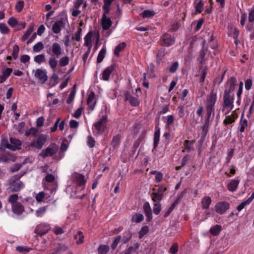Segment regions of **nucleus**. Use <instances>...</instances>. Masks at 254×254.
<instances>
[{
	"label": "nucleus",
	"mask_w": 254,
	"mask_h": 254,
	"mask_svg": "<svg viewBox=\"0 0 254 254\" xmlns=\"http://www.w3.org/2000/svg\"><path fill=\"white\" fill-rule=\"evenodd\" d=\"M120 142V136L119 135H117L115 136L114 137L112 142V145L114 147L116 148L117 147Z\"/></svg>",
	"instance_id": "47"
},
{
	"label": "nucleus",
	"mask_w": 254,
	"mask_h": 254,
	"mask_svg": "<svg viewBox=\"0 0 254 254\" xmlns=\"http://www.w3.org/2000/svg\"><path fill=\"white\" fill-rule=\"evenodd\" d=\"M163 174L161 172L155 173V181L157 183H160L163 179Z\"/></svg>",
	"instance_id": "57"
},
{
	"label": "nucleus",
	"mask_w": 254,
	"mask_h": 254,
	"mask_svg": "<svg viewBox=\"0 0 254 254\" xmlns=\"http://www.w3.org/2000/svg\"><path fill=\"white\" fill-rule=\"evenodd\" d=\"M74 239H77L76 243L77 245L81 244L83 242L84 236L81 231H78L77 234L74 236Z\"/></svg>",
	"instance_id": "37"
},
{
	"label": "nucleus",
	"mask_w": 254,
	"mask_h": 254,
	"mask_svg": "<svg viewBox=\"0 0 254 254\" xmlns=\"http://www.w3.org/2000/svg\"><path fill=\"white\" fill-rule=\"evenodd\" d=\"M0 31L2 34H7L9 31L8 27L4 23H0Z\"/></svg>",
	"instance_id": "48"
},
{
	"label": "nucleus",
	"mask_w": 254,
	"mask_h": 254,
	"mask_svg": "<svg viewBox=\"0 0 254 254\" xmlns=\"http://www.w3.org/2000/svg\"><path fill=\"white\" fill-rule=\"evenodd\" d=\"M154 191H155V189H153ZM163 194H159L156 191H155L152 193V199L155 202L158 203L163 198Z\"/></svg>",
	"instance_id": "28"
},
{
	"label": "nucleus",
	"mask_w": 254,
	"mask_h": 254,
	"mask_svg": "<svg viewBox=\"0 0 254 254\" xmlns=\"http://www.w3.org/2000/svg\"><path fill=\"white\" fill-rule=\"evenodd\" d=\"M107 122V117L106 115H104L97 122L95 123L94 126L99 133H102L106 127Z\"/></svg>",
	"instance_id": "5"
},
{
	"label": "nucleus",
	"mask_w": 254,
	"mask_h": 254,
	"mask_svg": "<svg viewBox=\"0 0 254 254\" xmlns=\"http://www.w3.org/2000/svg\"><path fill=\"white\" fill-rule=\"evenodd\" d=\"M238 118V115L236 113H233L230 115L227 116L223 121V124L228 125L234 123L235 120Z\"/></svg>",
	"instance_id": "24"
},
{
	"label": "nucleus",
	"mask_w": 254,
	"mask_h": 254,
	"mask_svg": "<svg viewBox=\"0 0 254 254\" xmlns=\"http://www.w3.org/2000/svg\"><path fill=\"white\" fill-rule=\"evenodd\" d=\"M65 19L61 18L56 21L53 25L52 31L55 34L59 33L62 29L65 24Z\"/></svg>",
	"instance_id": "9"
},
{
	"label": "nucleus",
	"mask_w": 254,
	"mask_h": 254,
	"mask_svg": "<svg viewBox=\"0 0 254 254\" xmlns=\"http://www.w3.org/2000/svg\"><path fill=\"white\" fill-rule=\"evenodd\" d=\"M48 63L50 68L54 71L58 65V60L55 57H52L49 58Z\"/></svg>",
	"instance_id": "32"
},
{
	"label": "nucleus",
	"mask_w": 254,
	"mask_h": 254,
	"mask_svg": "<svg viewBox=\"0 0 254 254\" xmlns=\"http://www.w3.org/2000/svg\"><path fill=\"white\" fill-rule=\"evenodd\" d=\"M179 66V63L178 62H174L171 65L169 68V71L171 73L175 72L178 69Z\"/></svg>",
	"instance_id": "50"
},
{
	"label": "nucleus",
	"mask_w": 254,
	"mask_h": 254,
	"mask_svg": "<svg viewBox=\"0 0 254 254\" xmlns=\"http://www.w3.org/2000/svg\"><path fill=\"white\" fill-rule=\"evenodd\" d=\"M33 29L34 26L33 25L29 26L26 32L22 36V40L24 41L27 40L33 32Z\"/></svg>",
	"instance_id": "38"
},
{
	"label": "nucleus",
	"mask_w": 254,
	"mask_h": 254,
	"mask_svg": "<svg viewBox=\"0 0 254 254\" xmlns=\"http://www.w3.org/2000/svg\"><path fill=\"white\" fill-rule=\"evenodd\" d=\"M211 203V199L209 196L204 197L201 200L203 209H207Z\"/></svg>",
	"instance_id": "29"
},
{
	"label": "nucleus",
	"mask_w": 254,
	"mask_h": 254,
	"mask_svg": "<svg viewBox=\"0 0 254 254\" xmlns=\"http://www.w3.org/2000/svg\"><path fill=\"white\" fill-rule=\"evenodd\" d=\"M73 181L75 185L76 186L77 190L78 188L80 190H82L84 188L86 181L84 176L81 174H75L73 175Z\"/></svg>",
	"instance_id": "6"
},
{
	"label": "nucleus",
	"mask_w": 254,
	"mask_h": 254,
	"mask_svg": "<svg viewBox=\"0 0 254 254\" xmlns=\"http://www.w3.org/2000/svg\"><path fill=\"white\" fill-rule=\"evenodd\" d=\"M247 127H248L247 120L246 119H243V116H242L240 122L239 126L238 127L239 131H240L241 133L245 131V129Z\"/></svg>",
	"instance_id": "26"
},
{
	"label": "nucleus",
	"mask_w": 254,
	"mask_h": 254,
	"mask_svg": "<svg viewBox=\"0 0 254 254\" xmlns=\"http://www.w3.org/2000/svg\"><path fill=\"white\" fill-rule=\"evenodd\" d=\"M110 250V248L108 245H100L98 248V254H106Z\"/></svg>",
	"instance_id": "35"
},
{
	"label": "nucleus",
	"mask_w": 254,
	"mask_h": 254,
	"mask_svg": "<svg viewBox=\"0 0 254 254\" xmlns=\"http://www.w3.org/2000/svg\"><path fill=\"white\" fill-rule=\"evenodd\" d=\"M221 231V226L219 225H216L211 227L210 229V233L213 236L218 235Z\"/></svg>",
	"instance_id": "33"
},
{
	"label": "nucleus",
	"mask_w": 254,
	"mask_h": 254,
	"mask_svg": "<svg viewBox=\"0 0 254 254\" xmlns=\"http://www.w3.org/2000/svg\"><path fill=\"white\" fill-rule=\"evenodd\" d=\"M10 150L15 151L20 148L21 143L19 140L11 137L10 138Z\"/></svg>",
	"instance_id": "19"
},
{
	"label": "nucleus",
	"mask_w": 254,
	"mask_h": 254,
	"mask_svg": "<svg viewBox=\"0 0 254 254\" xmlns=\"http://www.w3.org/2000/svg\"><path fill=\"white\" fill-rule=\"evenodd\" d=\"M92 37L93 33L90 31L84 37V45L88 47L89 49H91L92 46Z\"/></svg>",
	"instance_id": "22"
},
{
	"label": "nucleus",
	"mask_w": 254,
	"mask_h": 254,
	"mask_svg": "<svg viewBox=\"0 0 254 254\" xmlns=\"http://www.w3.org/2000/svg\"><path fill=\"white\" fill-rule=\"evenodd\" d=\"M148 232V227L147 226H144L141 228L139 232H138V237L139 239H141L145 235H146Z\"/></svg>",
	"instance_id": "45"
},
{
	"label": "nucleus",
	"mask_w": 254,
	"mask_h": 254,
	"mask_svg": "<svg viewBox=\"0 0 254 254\" xmlns=\"http://www.w3.org/2000/svg\"><path fill=\"white\" fill-rule=\"evenodd\" d=\"M143 208L146 217L150 220L152 219V210L149 203L148 202L143 204Z\"/></svg>",
	"instance_id": "25"
},
{
	"label": "nucleus",
	"mask_w": 254,
	"mask_h": 254,
	"mask_svg": "<svg viewBox=\"0 0 254 254\" xmlns=\"http://www.w3.org/2000/svg\"><path fill=\"white\" fill-rule=\"evenodd\" d=\"M184 145V149L188 152H190L192 148V143H191L190 141H185Z\"/></svg>",
	"instance_id": "56"
},
{
	"label": "nucleus",
	"mask_w": 254,
	"mask_h": 254,
	"mask_svg": "<svg viewBox=\"0 0 254 254\" xmlns=\"http://www.w3.org/2000/svg\"><path fill=\"white\" fill-rule=\"evenodd\" d=\"M125 99L128 101L130 104L133 106H137L139 104V101L137 98L132 97L129 93H126L125 94Z\"/></svg>",
	"instance_id": "18"
},
{
	"label": "nucleus",
	"mask_w": 254,
	"mask_h": 254,
	"mask_svg": "<svg viewBox=\"0 0 254 254\" xmlns=\"http://www.w3.org/2000/svg\"><path fill=\"white\" fill-rule=\"evenodd\" d=\"M106 45L105 44L103 46L102 49L100 50L98 53L97 58V62L98 63H100L103 61L106 54Z\"/></svg>",
	"instance_id": "23"
},
{
	"label": "nucleus",
	"mask_w": 254,
	"mask_h": 254,
	"mask_svg": "<svg viewBox=\"0 0 254 254\" xmlns=\"http://www.w3.org/2000/svg\"><path fill=\"white\" fill-rule=\"evenodd\" d=\"M240 183L238 179L231 180L227 185V189L229 191H234L236 190Z\"/></svg>",
	"instance_id": "20"
},
{
	"label": "nucleus",
	"mask_w": 254,
	"mask_h": 254,
	"mask_svg": "<svg viewBox=\"0 0 254 254\" xmlns=\"http://www.w3.org/2000/svg\"><path fill=\"white\" fill-rule=\"evenodd\" d=\"M249 21L253 22L254 21V9H251L249 13Z\"/></svg>",
	"instance_id": "64"
},
{
	"label": "nucleus",
	"mask_w": 254,
	"mask_h": 254,
	"mask_svg": "<svg viewBox=\"0 0 254 254\" xmlns=\"http://www.w3.org/2000/svg\"><path fill=\"white\" fill-rule=\"evenodd\" d=\"M69 59L67 56L63 57L59 61V65L62 67L66 66L69 64Z\"/></svg>",
	"instance_id": "36"
},
{
	"label": "nucleus",
	"mask_w": 254,
	"mask_h": 254,
	"mask_svg": "<svg viewBox=\"0 0 254 254\" xmlns=\"http://www.w3.org/2000/svg\"><path fill=\"white\" fill-rule=\"evenodd\" d=\"M24 7V2L22 0L18 1L15 6V9L17 12H20Z\"/></svg>",
	"instance_id": "49"
},
{
	"label": "nucleus",
	"mask_w": 254,
	"mask_h": 254,
	"mask_svg": "<svg viewBox=\"0 0 254 254\" xmlns=\"http://www.w3.org/2000/svg\"><path fill=\"white\" fill-rule=\"evenodd\" d=\"M121 237L120 236H117L115 239V240H114L113 242L112 243V244L111 245V248L112 249L114 250L117 248L118 244L119 243V242L121 240Z\"/></svg>",
	"instance_id": "52"
},
{
	"label": "nucleus",
	"mask_w": 254,
	"mask_h": 254,
	"mask_svg": "<svg viewBox=\"0 0 254 254\" xmlns=\"http://www.w3.org/2000/svg\"><path fill=\"white\" fill-rule=\"evenodd\" d=\"M46 141V138L45 136H40L36 140L33 141L31 146L36 147L37 149H40L45 144Z\"/></svg>",
	"instance_id": "15"
},
{
	"label": "nucleus",
	"mask_w": 254,
	"mask_h": 254,
	"mask_svg": "<svg viewBox=\"0 0 254 254\" xmlns=\"http://www.w3.org/2000/svg\"><path fill=\"white\" fill-rule=\"evenodd\" d=\"M207 50L203 48L199 52V62L200 64H203L204 62V57L206 54Z\"/></svg>",
	"instance_id": "42"
},
{
	"label": "nucleus",
	"mask_w": 254,
	"mask_h": 254,
	"mask_svg": "<svg viewBox=\"0 0 254 254\" xmlns=\"http://www.w3.org/2000/svg\"><path fill=\"white\" fill-rule=\"evenodd\" d=\"M0 148L1 150H4L6 148L10 149V143L6 139H3L0 144Z\"/></svg>",
	"instance_id": "46"
},
{
	"label": "nucleus",
	"mask_w": 254,
	"mask_h": 254,
	"mask_svg": "<svg viewBox=\"0 0 254 254\" xmlns=\"http://www.w3.org/2000/svg\"><path fill=\"white\" fill-rule=\"evenodd\" d=\"M144 219V216L140 213L134 214L131 218V221L132 222L139 223Z\"/></svg>",
	"instance_id": "31"
},
{
	"label": "nucleus",
	"mask_w": 254,
	"mask_h": 254,
	"mask_svg": "<svg viewBox=\"0 0 254 254\" xmlns=\"http://www.w3.org/2000/svg\"><path fill=\"white\" fill-rule=\"evenodd\" d=\"M234 98L231 97L229 93H224V108H226L229 111L231 110L233 108Z\"/></svg>",
	"instance_id": "12"
},
{
	"label": "nucleus",
	"mask_w": 254,
	"mask_h": 254,
	"mask_svg": "<svg viewBox=\"0 0 254 254\" xmlns=\"http://www.w3.org/2000/svg\"><path fill=\"white\" fill-rule=\"evenodd\" d=\"M126 46V44L124 42L119 44L116 46L114 50V54L117 57L120 55V53L123 51Z\"/></svg>",
	"instance_id": "30"
},
{
	"label": "nucleus",
	"mask_w": 254,
	"mask_h": 254,
	"mask_svg": "<svg viewBox=\"0 0 254 254\" xmlns=\"http://www.w3.org/2000/svg\"><path fill=\"white\" fill-rule=\"evenodd\" d=\"M12 71V69L11 68H6L4 70H3L2 72V75L7 79L8 77L9 76L11 73Z\"/></svg>",
	"instance_id": "54"
},
{
	"label": "nucleus",
	"mask_w": 254,
	"mask_h": 254,
	"mask_svg": "<svg viewBox=\"0 0 254 254\" xmlns=\"http://www.w3.org/2000/svg\"><path fill=\"white\" fill-rule=\"evenodd\" d=\"M45 196V193L43 191L39 192L36 196V199L38 202H41Z\"/></svg>",
	"instance_id": "61"
},
{
	"label": "nucleus",
	"mask_w": 254,
	"mask_h": 254,
	"mask_svg": "<svg viewBox=\"0 0 254 254\" xmlns=\"http://www.w3.org/2000/svg\"><path fill=\"white\" fill-rule=\"evenodd\" d=\"M35 77L37 79L41 84H44L48 80L47 72L45 69L38 68L33 70Z\"/></svg>",
	"instance_id": "4"
},
{
	"label": "nucleus",
	"mask_w": 254,
	"mask_h": 254,
	"mask_svg": "<svg viewBox=\"0 0 254 254\" xmlns=\"http://www.w3.org/2000/svg\"><path fill=\"white\" fill-rule=\"evenodd\" d=\"M18 196L16 194H12L9 196L8 198V201L11 204V206L13 204L16 203Z\"/></svg>",
	"instance_id": "44"
},
{
	"label": "nucleus",
	"mask_w": 254,
	"mask_h": 254,
	"mask_svg": "<svg viewBox=\"0 0 254 254\" xmlns=\"http://www.w3.org/2000/svg\"><path fill=\"white\" fill-rule=\"evenodd\" d=\"M217 92L212 89L206 97L205 105L208 121L212 115L213 116L214 115V107L217 100Z\"/></svg>",
	"instance_id": "1"
},
{
	"label": "nucleus",
	"mask_w": 254,
	"mask_h": 254,
	"mask_svg": "<svg viewBox=\"0 0 254 254\" xmlns=\"http://www.w3.org/2000/svg\"><path fill=\"white\" fill-rule=\"evenodd\" d=\"M114 0H104V5L103 8L106 13H109L112 2Z\"/></svg>",
	"instance_id": "40"
},
{
	"label": "nucleus",
	"mask_w": 254,
	"mask_h": 254,
	"mask_svg": "<svg viewBox=\"0 0 254 254\" xmlns=\"http://www.w3.org/2000/svg\"><path fill=\"white\" fill-rule=\"evenodd\" d=\"M87 103L89 108L91 110H93L96 104V101L95 99V93L94 92H92L89 94L87 98Z\"/></svg>",
	"instance_id": "16"
},
{
	"label": "nucleus",
	"mask_w": 254,
	"mask_h": 254,
	"mask_svg": "<svg viewBox=\"0 0 254 254\" xmlns=\"http://www.w3.org/2000/svg\"><path fill=\"white\" fill-rule=\"evenodd\" d=\"M155 15V12L151 10H145L142 13L143 18H150Z\"/></svg>",
	"instance_id": "41"
},
{
	"label": "nucleus",
	"mask_w": 254,
	"mask_h": 254,
	"mask_svg": "<svg viewBox=\"0 0 254 254\" xmlns=\"http://www.w3.org/2000/svg\"><path fill=\"white\" fill-rule=\"evenodd\" d=\"M153 212L155 214H158L161 211V206L158 203H156L153 205Z\"/></svg>",
	"instance_id": "62"
},
{
	"label": "nucleus",
	"mask_w": 254,
	"mask_h": 254,
	"mask_svg": "<svg viewBox=\"0 0 254 254\" xmlns=\"http://www.w3.org/2000/svg\"><path fill=\"white\" fill-rule=\"evenodd\" d=\"M34 61L40 64L46 61V57L44 54H40L35 56L34 58Z\"/></svg>",
	"instance_id": "34"
},
{
	"label": "nucleus",
	"mask_w": 254,
	"mask_h": 254,
	"mask_svg": "<svg viewBox=\"0 0 254 254\" xmlns=\"http://www.w3.org/2000/svg\"><path fill=\"white\" fill-rule=\"evenodd\" d=\"M47 210V207H41L38 208L36 211V216L38 217H42L44 215Z\"/></svg>",
	"instance_id": "43"
},
{
	"label": "nucleus",
	"mask_w": 254,
	"mask_h": 254,
	"mask_svg": "<svg viewBox=\"0 0 254 254\" xmlns=\"http://www.w3.org/2000/svg\"><path fill=\"white\" fill-rule=\"evenodd\" d=\"M236 84L235 79L231 78L229 79L227 82V87L228 89H226L224 93H229V94L230 95V93L235 90Z\"/></svg>",
	"instance_id": "17"
},
{
	"label": "nucleus",
	"mask_w": 254,
	"mask_h": 254,
	"mask_svg": "<svg viewBox=\"0 0 254 254\" xmlns=\"http://www.w3.org/2000/svg\"><path fill=\"white\" fill-rule=\"evenodd\" d=\"M44 48V45L42 42H39L33 47V51L35 53H38Z\"/></svg>",
	"instance_id": "39"
},
{
	"label": "nucleus",
	"mask_w": 254,
	"mask_h": 254,
	"mask_svg": "<svg viewBox=\"0 0 254 254\" xmlns=\"http://www.w3.org/2000/svg\"><path fill=\"white\" fill-rule=\"evenodd\" d=\"M47 52L50 55L59 57L64 53V50L59 43L55 42L52 44Z\"/></svg>",
	"instance_id": "2"
},
{
	"label": "nucleus",
	"mask_w": 254,
	"mask_h": 254,
	"mask_svg": "<svg viewBox=\"0 0 254 254\" xmlns=\"http://www.w3.org/2000/svg\"><path fill=\"white\" fill-rule=\"evenodd\" d=\"M251 202L250 201H248V199L247 200L243 201L241 204H240L237 207V209L238 211H241L245 207L246 205L250 204Z\"/></svg>",
	"instance_id": "55"
},
{
	"label": "nucleus",
	"mask_w": 254,
	"mask_h": 254,
	"mask_svg": "<svg viewBox=\"0 0 254 254\" xmlns=\"http://www.w3.org/2000/svg\"><path fill=\"white\" fill-rule=\"evenodd\" d=\"M230 207L229 203L226 201H220L217 203L215 206L216 212L220 214L224 213Z\"/></svg>",
	"instance_id": "7"
},
{
	"label": "nucleus",
	"mask_w": 254,
	"mask_h": 254,
	"mask_svg": "<svg viewBox=\"0 0 254 254\" xmlns=\"http://www.w3.org/2000/svg\"><path fill=\"white\" fill-rule=\"evenodd\" d=\"M19 52V47L17 45H14L13 47L12 57L14 59H16L18 57Z\"/></svg>",
	"instance_id": "59"
},
{
	"label": "nucleus",
	"mask_w": 254,
	"mask_h": 254,
	"mask_svg": "<svg viewBox=\"0 0 254 254\" xmlns=\"http://www.w3.org/2000/svg\"><path fill=\"white\" fill-rule=\"evenodd\" d=\"M161 45L166 47L173 45L175 41V38L168 33L163 34L161 37Z\"/></svg>",
	"instance_id": "10"
},
{
	"label": "nucleus",
	"mask_w": 254,
	"mask_h": 254,
	"mask_svg": "<svg viewBox=\"0 0 254 254\" xmlns=\"http://www.w3.org/2000/svg\"><path fill=\"white\" fill-rule=\"evenodd\" d=\"M17 23V20L13 17L9 18L8 20V24L12 27H15Z\"/></svg>",
	"instance_id": "53"
},
{
	"label": "nucleus",
	"mask_w": 254,
	"mask_h": 254,
	"mask_svg": "<svg viewBox=\"0 0 254 254\" xmlns=\"http://www.w3.org/2000/svg\"><path fill=\"white\" fill-rule=\"evenodd\" d=\"M81 5L82 8L85 9L87 4L86 1H84L83 0H75L73 2V8L78 9Z\"/></svg>",
	"instance_id": "27"
},
{
	"label": "nucleus",
	"mask_w": 254,
	"mask_h": 254,
	"mask_svg": "<svg viewBox=\"0 0 254 254\" xmlns=\"http://www.w3.org/2000/svg\"><path fill=\"white\" fill-rule=\"evenodd\" d=\"M50 228V225L48 224H40L36 227L35 232L38 235H43L47 233Z\"/></svg>",
	"instance_id": "13"
},
{
	"label": "nucleus",
	"mask_w": 254,
	"mask_h": 254,
	"mask_svg": "<svg viewBox=\"0 0 254 254\" xmlns=\"http://www.w3.org/2000/svg\"><path fill=\"white\" fill-rule=\"evenodd\" d=\"M115 69V65L112 64L106 68L101 74V79L105 81H108L112 72Z\"/></svg>",
	"instance_id": "14"
},
{
	"label": "nucleus",
	"mask_w": 254,
	"mask_h": 254,
	"mask_svg": "<svg viewBox=\"0 0 254 254\" xmlns=\"http://www.w3.org/2000/svg\"><path fill=\"white\" fill-rule=\"evenodd\" d=\"M16 250L20 253H27L29 252L30 249L26 247H23V246H18L16 247Z\"/></svg>",
	"instance_id": "60"
},
{
	"label": "nucleus",
	"mask_w": 254,
	"mask_h": 254,
	"mask_svg": "<svg viewBox=\"0 0 254 254\" xmlns=\"http://www.w3.org/2000/svg\"><path fill=\"white\" fill-rule=\"evenodd\" d=\"M59 147L55 143L50 144L47 148L43 150L40 154L39 156L43 158H46L49 156H52L56 153L58 150Z\"/></svg>",
	"instance_id": "3"
},
{
	"label": "nucleus",
	"mask_w": 254,
	"mask_h": 254,
	"mask_svg": "<svg viewBox=\"0 0 254 254\" xmlns=\"http://www.w3.org/2000/svg\"><path fill=\"white\" fill-rule=\"evenodd\" d=\"M253 82L251 79H247L245 82V88L247 90H249L252 86Z\"/></svg>",
	"instance_id": "63"
},
{
	"label": "nucleus",
	"mask_w": 254,
	"mask_h": 254,
	"mask_svg": "<svg viewBox=\"0 0 254 254\" xmlns=\"http://www.w3.org/2000/svg\"><path fill=\"white\" fill-rule=\"evenodd\" d=\"M203 8V2L202 0H199L195 6L196 11L198 13H200L202 12Z\"/></svg>",
	"instance_id": "51"
},
{
	"label": "nucleus",
	"mask_w": 254,
	"mask_h": 254,
	"mask_svg": "<svg viewBox=\"0 0 254 254\" xmlns=\"http://www.w3.org/2000/svg\"><path fill=\"white\" fill-rule=\"evenodd\" d=\"M11 206L13 212L18 215L21 214L24 209L23 206L19 202L13 204Z\"/></svg>",
	"instance_id": "21"
},
{
	"label": "nucleus",
	"mask_w": 254,
	"mask_h": 254,
	"mask_svg": "<svg viewBox=\"0 0 254 254\" xmlns=\"http://www.w3.org/2000/svg\"><path fill=\"white\" fill-rule=\"evenodd\" d=\"M24 187V184L19 180H12L9 184V189L11 191H18Z\"/></svg>",
	"instance_id": "11"
},
{
	"label": "nucleus",
	"mask_w": 254,
	"mask_h": 254,
	"mask_svg": "<svg viewBox=\"0 0 254 254\" xmlns=\"http://www.w3.org/2000/svg\"><path fill=\"white\" fill-rule=\"evenodd\" d=\"M201 80L202 82H203L205 80V78L206 77V76L207 75V68L206 67H202L201 69Z\"/></svg>",
	"instance_id": "58"
},
{
	"label": "nucleus",
	"mask_w": 254,
	"mask_h": 254,
	"mask_svg": "<svg viewBox=\"0 0 254 254\" xmlns=\"http://www.w3.org/2000/svg\"><path fill=\"white\" fill-rule=\"evenodd\" d=\"M108 13L104 11L101 20V24L104 30H109L112 24L111 19L106 16Z\"/></svg>",
	"instance_id": "8"
}]
</instances>
